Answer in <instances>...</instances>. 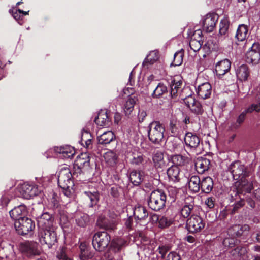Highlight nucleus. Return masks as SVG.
<instances>
[{
  "instance_id": "c85d7f7f",
  "label": "nucleus",
  "mask_w": 260,
  "mask_h": 260,
  "mask_svg": "<svg viewBox=\"0 0 260 260\" xmlns=\"http://www.w3.org/2000/svg\"><path fill=\"white\" fill-rule=\"evenodd\" d=\"M57 152L61 155V157L64 158H70L75 153L74 148L68 145L60 147Z\"/></svg>"
},
{
  "instance_id": "ddd939ff",
  "label": "nucleus",
  "mask_w": 260,
  "mask_h": 260,
  "mask_svg": "<svg viewBox=\"0 0 260 260\" xmlns=\"http://www.w3.org/2000/svg\"><path fill=\"white\" fill-rule=\"evenodd\" d=\"M184 104L194 114L201 115L203 112V109L199 102L196 100L191 95H188L184 99Z\"/></svg>"
},
{
  "instance_id": "ea45409f",
  "label": "nucleus",
  "mask_w": 260,
  "mask_h": 260,
  "mask_svg": "<svg viewBox=\"0 0 260 260\" xmlns=\"http://www.w3.org/2000/svg\"><path fill=\"white\" fill-rule=\"evenodd\" d=\"M159 58L158 53L156 50L151 51L149 54L146 56L143 65L146 66L147 63L150 64H153Z\"/></svg>"
},
{
  "instance_id": "f03ea898",
  "label": "nucleus",
  "mask_w": 260,
  "mask_h": 260,
  "mask_svg": "<svg viewBox=\"0 0 260 260\" xmlns=\"http://www.w3.org/2000/svg\"><path fill=\"white\" fill-rule=\"evenodd\" d=\"M229 170L233 178L239 180L236 188L235 196H237V194H242L249 192L252 189L253 185L251 181L246 179L249 176V172L246 170L245 167L240 162L236 161L230 165Z\"/></svg>"
},
{
  "instance_id": "aec40b11",
  "label": "nucleus",
  "mask_w": 260,
  "mask_h": 260,
  "mask_svg": "<svg viewBox=\"0 0 260 260\" xmlns=\"http://www.w3.org/2000/svg\"><path fill=\"white\" fill-rule=\"evenodd\" d=\"M212 92V87L208 82H205L199 85L197 88L198 95L203 99L210 97Z\"/></svg>"
},
{
  "instance_id": "f257e3e1",
  "label": "nucleus",
  "mask_w": 260,
  "mask_h": 260,
  "mask_svg": "<svg viewBox=\"0 0 260 260\" xmlns=\"http://www.w3.org/2000/svg\"><path fill=\"white\" fill-rule=\"evenodd\" d=\"M148 214L146 209L142 206L138 205L133 209V216L135 221L131 224L135 230L134 234V241L137 245L142 243L144 245L147 244L148 238L145 236L144 230L146 229L147 221L146 218Z\"/></svg>"
},
{
  "instance_id": "4c0bfd02",
  "label": "nucleus",
  "mask_w": 260,
  "mask_h": 260,
  "mask_svg": "<svg viewBox=\"0 0 260 260\" xmlns=\"http://www.w3.org/2000/svg\"><path fill=\"white\" fill-rule=\"evenodd\" d=\"M143 180V176L140 171L131 172V183L134 186H139Z\"/></svg>"
},
{
  "instance_id": "680f3d73",
  "label": "nucleus",
  "mask_w": 260,
  "mask_h": 260,
  "mask_svg": "<svg viewBox=\"0 0 260 260\" xmlns=\"http://www.w3.org/2000/svg\"><path fill=\"white\" fill-rule=\"evenodd\" d=\"M72 187L73 186L61 188L62 189V192L66 196L70 197L73 194L74 191Z\"/></svg>"
},
{
  "instance_id": "a18cd8bd",
  "label": "nucleus",
  "mask_w": 260,
  "mask_h": 260,
  "mask_svg": "<svg viewBox=\"0 0 260 260\" xmlns=\"http://www.w3.org/2000/svg\"><path fill=\"white\" fill-rule=\"evenodd\" d=\"M183 56L184 53L182 49L176 52L174 56L173 64L175 66H180L182 63Z\"/></svg>"
},
{
  "instance_id": "1a4fd4ad",
  "label": "nucleus",
  "mask_w": 260,
  "mask_h": 260,
  "mask_svg": "<svg viewBox=\"0 0 260 260\" xmlns=\"http://www.w3.org/2000/svg\"><path fill=\"white\" fill-rule=\"evenodd\" d=\"M246 61L252 64H257L260 62V44L258 43H254L247 52Z\"/></svg>"
},
{
  "instance_id": "f704fd0d",
  "label": "nucleus",
  "mask_w": 260,
  "mask_h": 260,
  "mask_svg": "<svg viewBox=\"0 0 260 260\" xmlns=\"http://www.w3.org/2000/svg\"><path fill=\"white\" fill-rule=\"evenodd\" d=\"M122 98L126 104L124 105V111L126 115H129L130 114V111L128 105V102L130 101V91L128 87L123 89V91L121 94Z\"/></svg>"
},
{
  "instance_id": "9d476101",
  "label": "nucleus",
  "mask_w": 260,
  "mask_h": 260,
  "mask_svg": "<svg viewBox=\"0 0 260 260\" xmlns=\"http://www.w3.org/2000/svg\"><path fill=\"white\" fill-rule=\"evenodd\" d=\"M218 19V16L215 13H208L202 19L203 28L206 32L213 31L216 22Z\"/></svg>"
},
{
  "instance_id": "b1692460",
  "label": "nucleus",
  "mask_w": 260,
  "mask_h": 260,
  "mask_svg": "<svg viewBox=\"0 0 260 260\" xmlns=\"http://www.w3.org/2000/svg\"><path fill=\"white\" fill-rule=\"evenodd\" d=\"M90 158L86 153H81L75 161V165L79 169H82L89 165Z\"/></svg>"
},
{
  "instance_id": "3c124183",
  "label": "nucleus",
  "mask_w": 260,
  "mask_h": 260,
  "mask_svg": "<svg viewBox=\"0 0 260 260\" xmlns=\"http://www.w3.org/2000/svg\"><path fill=\"white\" fill-rule=\"evenodd\" d=\"M175 88V86H174V87H171L170 92L171 98L174 99L175 100H177L179 97L184 101V99L185 98L183 94L184 92H181V91L176 90Z\"/></svg>"
},
{
  "instance_id": "39448f33",
  "label": "nucleus",
  "mask_w": 260,
  "mask_h": 260,
  "mask_svg": "<svg viewBox=\"0 0 260 260\" xmlns=\"http://www.w3.org/2000/svg\"><path fill=\"white\" fill-rule=\"evenodd\" d=\"M39 241L42 245L50 248L57 242L56 234L54 228L39 230Z\"/></svg>"
},
{
  "instance_id": "f8f14e48",
  "label": "nucleus",
  "mask_w": 260,
  "mask_h": 260,
  "mask_svg": "<svg viewBox=\"0 0 260 260\" xmlns=\"http://www.w3.org/2000/svg\"><path fill=\"white\" fill-rule=\"evenodd\" d=\"M19 249L22 253L27 256L38 255L39 251L38 249V244L34 242H25L21 243L19 246Z\"/></svg>"
},
{
  "instance_id": "6ab92c4d",
  "label": "nucleus",
  "mask_w": 260,
  "mask_h": 260,
  "mask_svg": "<svg viewBox=\"0 0 260 260\" xmlns=\"http://www.w3.org/2000/svg\"><path fill=\"white\" fill-rule=\"evenodd\" d=\"M231 64L230 61L226 59L219 61L215 66L217 75L219 77L224 75L230 71Z\"/></svg>"
},
{
  "instance_id": "de8ad7c7",
  "label": "nucleus",
  "mask_w": 260,
  "mask_h": 260,
  "mask_svg": "<svg viewBox=\"0 0 260 260\" xmlns=\"http://www.w3.org/2000/svg\"><path fill=\"white\" fill-rule=\"evenodd\" d=\"M193 208V206L191 204L184 205L180 211L182 216L184 218L188 217L190 214Z\"/></svg>"
},
{
  "instance_id": "c03bdc74",
  "label": "nucleus",
  "mask_w": 260,
  "mask_h": 260,
  "mask_svg": "<svg viewBox=\"0 0 260 260\" xmlns=\"http://www.w3.org/2000/svg\"><path fill=\"white\" fill-rule=\"evenodd\" d=\"M92 136L90 133L85 131L82 133L81 142L86 148H89L91 144Z\"/></svg>"
},
{
  "instance_id": "49530a36",
  "label": "nucleus",
  "mask_w": 260,
  "mask_h": 260,
  "mask_svg": "<svg viewBox=\"0 0 260 260\" xmlns=\"http://www.w3.org/2000/svg\"><path fill=\"white\" fill-rule=\"evenodd\" d=\"M229 26V22L226 18L223 19L219 25V34L222 36L225 35L227 32Z\"/></svg>"
},
{
  "instance_id": "f3484780",
  "label": "nucleus",
  "mask_w": 260,
  "mask_h": 260,
  "mask_svg": "<svg viewBox=\"0 0 260 260\" xmlns=\"http://www.w3.org/2000/svg\"><path fill=\"white\" fill-rule=\"evenodd\" d=\"M27 212L26 207L24 205H20L14 208L10 211L9 213L12 219L17 221L21 218H26L25 216Z\"/></svg>"
},
{
  "instance_id": "774afa93",
  "label": "nucleus",
  "mask_w": 260,
  "mask_h": 260,
  "mask_svg": "<svg viewBox=\"0 0 260 260\" xmlns=\"http://www.w3.org/2000/svg\"><path fill=\"white\" fill-rule=\"evenodd\" d=\"M146 115H147L146 112L145 111H144L143 110H142V111L140 110L139 111V113H138V115L139 122H142L144 120V118L146 117Z\"/></svg>"
},
{
  "instance_id": "7ed1b4c3",
  "label": "nucleus",
  "mask_w": 260,
  "mask_h": 260,
  "mask_svg": "<svg viewBox=\"0 0 260 260\" xmlns=\"http://www.w3.org/2000/svg\"><path fill=\"white\" fill-rule=\"evenodd\" d=\"M165 127L158 121L151 122L149 125L148 137L153 143L160 144L165 141Z\"/></svg>"
},
{
  "instance_id": "6e6552de",
  "label": "nucleus",
  "mask_w": 260,
  "mask_h": 260,
  "mask_svg": "<svg viewBox=\"0 0 260 260\" xmlns=\"http://www.w3.org/2000/svg\"><path fill=\"white\" fill-rule=\"evenodd\" d=\"M14 225L16 231L21 235L27 234L35 228V224L32 220L28 217L15 221Z\"/></svg>"
},
{
  "instance_id": "a19ab883",
  "label": "nucleus",
  "mask_w": 260,
  "mask_h": 260,
  "mask_svg": "<svg viewBox=\"0 0 260 260\" xmlns=\"http://www.w3.org/2000/svg\"><path fill=\"white\" fill-rule=\"evenodd\" d=\"M84 193L90 201V207H93L97 204L99 199V193L97 192L85 191Z\"/></svg>"
},
{
  "instance_id": "72a5a7b5",
  "label": "nucleus",
  "mask_w": 260,
  "mask_h": 260,
  "mask_svg": "<svg viewBox=\"0 0 260 260\" xmlns=\"http://www.w3.org/2000/svg\"><path fill=\"white\" fill-rule=\"evenodd\" d=\"M232 254L235 258L242 260H246L247 258V250L245 247L237 246L232 251Z\"/></svg>"
},
{
  "instance_id": "e433bc0d",
  "label": "nucleus",
  "mask_w": 260,
  "mask_h": 260,
  "mask_svg": "<svg viewBox=\"0 0 260 260\" xmlns=\"http://www.w3.org/2000/svg\"><path fill=\"white\" fill-rule=\"evenodd\" d=\"M104 158L106 164L109 166L114 165L117 160V155L112 151H108L104 153Z\"/></svg>"
},
{
  "instance_id": "5701e85b",
  "label": "nucleus",
  "mask_w": 260,
  "mask_h": 260,
  "mask_svg": "<svg viewBox=\"0 0 260 260\" xmlns=\"http://www.w3.org/2000/svg\"><path fill=\"white\" fill-rule=\"evenodd\" d=\"M236 74L239 80L245 81L248 79L250 75V70L247 65L242 64L236 69Z\"/></svg>"
},
{
  "instance_id": "4be33fe9",
  "label": "nucleus",
  "mask_w": 260,
  "mask_h": 260,
  "mask_svg": "<svg viewBox=\"0 0 260 260\" xmlns=\"http://www.w3.org/2000/svg\"><path fill=\"white\" fill-rule=\"evenodd\" d=\"M249 230V226L245 224L243 225H235L229 230V234L234 237H239L242 235H245Z\"/></svg>"
},
{
  "instance_id": "37998d69",
  "label": "nucleus",
  "mask_w": 260,
  "mask_h": 260,
  "mask_svg": "<svg viewBox=\"0 0 260 260\" xmlns=\"http://www.w3.org/2000/svg\"><path fill=\"white\" fill-rule=\"evenodd\" d=\"M167 92V87L162 83H159L153 93V96L158 98Z\"/></svg>"
},
{
  "instance_id": "338daca9",
  "label": "nucleus",
  "mask_w": 260,
  "mask_h": 260,
  "mask_svg": "<svg viewBox=\"0 0 260 260\" xmlns=\"http://www.w3.org/2000/svg\"><path fill=\"white\" fill-rule=\"evenodd\" d=\"M159 253L161 255V257H164L165 254L169 250V248L166 246H160L158 249Z\"/></svg>"
},
{
  "instance_id": "393cba45",
  "label": "nucleus",
  "mask_w": 260,
  "mask_h": 260,
  "mask_svg": "<svg viewBox=\"0 0 260 260\" xmlns=\"http://www.w3.org/2000/svg\"><path fill=\"white\" fill-rule=\"evenodd\" d=\"M213 187V181L210 177H204L201 180L200 189L206 193H210Z\"/></svg>"
},
{
  "instance_id": "a211bd4d",
  "label": "nucleus",
  "mask_w": 260,
  "mask_h": 260,
  "mask_svg": "<svg viewBox=\"0 0 260 260\" xmlns=\"http://www.w3.org/2000/svg\"><path fill=\"white\" fill-rule=\"evenodd\" d=\"M184 142L187 146L196 149L200 145V139L196 134L188 132L185 136Z\"/></svg>"
},
{
  "instance_id": "e2e57ef3",
  "label": "nucleus",
  "mask_w": 260,
  "mask_h": 260,
  "mask_svg": "<svg viewBox=\"0 0 260 260\" xmlns=\"http://www.w3.org/2000/svg\"><path fill=\"white\" fill-rule=\"evenodd\" d=\"M205 204L209 208H213L215 206V199L213 197L208 198L205 201Z\"/></svg>"
},
{
  "instance_id": "69168bd1",
  "label": "nucleus",
  "mask_w": 260,
  "mask_h": 260,
  "mask_svg": "<svg viewBox=\"0 0 260 260\" xmlns=\"http://www.w3.org/2000/svg\"><path fill=\"white\" fill-rule=\"evenodd\" d=\"M177 122L176 121H171L170 124V127L171 132L174 134H176L177 132Z\"/></svg>"
},
{
  "instance_id": "cd10ccee",
  "label": "nucleus",
  "mask_w": 260,
  "mask_h": 260,
  "mask_svg": "<svg viewBox=\"0 0 260 260\" xmlns=\"http://www.w3.org/2000/svg\"><path fill=\"white\" fill-rule=\"evenodd\" d=\"M114 139V134L111 131L105 132L98 137V142L101 144H109Z\"/></svg>"
},
{
  "instance_id": "603ef678",
  "label": "nucleus",
  "mask_w": 260,
  "mask_h": 260,
  "mask_svg": "<svg viewBox=\"0 0 260 260\" xmlns=\"http://www.w3.org/2000/svg\"><path fill=\"white\" fill-rule=\"evenodd\" d=\"M189 46L193 51L196 52L200 49L202 44L200 40L192 39L190 41Z\"/></svg>"
},
{
  "instance_id": "58836bf2",
  "label": "nucleus",
  "mask_w": 260,
  "mask_h": 260,
  "mask_svg": "<svg viewBox=\"0 0 260 260\" xmlns=\"http://www.w3.org/2000/svg\"><path fill=\"white\" fill-rule=\"evenodd\" d=\"M172 162L174 166H183L188 161L187 157L183 156L179 154L173 155L171 157Z\"/></svg>"
},
{
  "instance_id": "8fccbe9b",
  "label": "nucleus",
  "mask_w": 260,
  "mask_h": 260,
  "mask_svg": "<svg viewBox=\"0 0 260 260\" xmlns=\"http://www.w3.org/2000/svg\"><path fill=\"white\" fill-rule=\"evenodd\" d=\"M248 113L245 110L243 111L238 117L236 122L233 125V128H238L240 125L244 122L245 119L246 115Z\"/></svg>"
},
{
  "instance_id": "6e6d98bb",
  "label": "nucleus",
  "mask_w": 260,
  "mask_h": 260,
  "mask_svg": "<svg viewBox=\"0 0 260 260\" xmlns=\"http://www.w3.org/2000/svg\"><path fill=\"white\" fill-rule=\"evenodd\" d=\"M97 224L98 225L105 229H108L109 226L107 223V220L103 217H100L97 221Z\"/></svg>"
},
{
  "instance_id": "9b49d317",
  "label": "nucleus",
  "mask_w": 260,
  "mask_h": 260,
  "mask_svg": "<svg viewBox=\"0 0 260 260\" xmlns=\"http://www.w3.org/2000/svg\"><path fill=\"white\" fill-rule=\"evenodd\" d=\"M187 228L191 233L200 232L205 226V223L199 216H192L187 221Z\"/></svg>"
},
{
  "instance_id": "2f4dec72",
  "label": "nucleus",
  "mask_w": 260,
  "mask_h": 260,
  "mask_svg": "<svg viewBox=\"0 0 260 260\" xmlns=\"http://www.w3.org/2000/svg\"><path fill=\"white\" fill-rule=\"evenodd\" d=\"M248 36V26L244 24H241L239 26L236 35V38L240 41L245 40Z\"/></svg>"
},
{
  "instance_id": "dca6fc26",
  "label": "nucleus",
  "mask_w": 260,
  "mask_h": 260,
  "mask_svg": "<svg viewBox=\"0 0 260 260\" xmlns=\"http://www.w3.org/2000/svg\"><path fill=\"white\" fill-rule=\"evenodd\" d=\"M166 148L171 151H179L181 148V141L178 138L170 136L165 142Z\"/></svg>"
},
{
  "instance_id": "2eb2a0df",
  "label": "nucleus",
  "mask_w": 260,
  "mask_h": 260,
  "mask_svg": "<svg viewBox=\"0 0 260 260\" xmlns=\"http://www.w3.org/2000/svg\"><path fill=\"white\" fill-rule=\"evenodd\" d=\"M53 224V219L52 216L48 213H43L38 218V225L39 230L54 228Z\"/></svg>"
},
{
  "instance_id": "4d7b16f0",
  "label": "nucleus",
  "mask_w": 260,
  "mask_h": 260,
  "mask_svg": "<svg viewBox=\"0 0 260 260\" xmlns=\"http://www.w3.org/2000/svg\"><path fill=\"white\" fill-rule=\"evenodd\" d=\"M159 218L156 214H152L150 215L149 222L153 225L158 224Z\"/></svg>"
},
{
  "instance_id": "423d86ee",
  "label": "nucleus",
  "mask_w": 260,
  "mask_h": 260,
  "mask_svg": "<svg viewBox=\"0 0 260 260\" xmlns=\"http://www.w3.org/2000/svg\"><path fill=\"white\" fill-rule=\"evenodd\" d=\"M110 239V236L107 232H98L93 237V246L96 250L102 251L108 246Z\"/></svg>"
},
{
  "instance_id": "5fc2aeb1",
  "label": "nucleus",
  "mask_w": 260,
  "mask_h": 260,
  "mask_svg": "<svg viewBox=\"0 0 260 260\" xmlns=\"http://www.w3.org/2000/svg\"><path fill=\"white\" fill-rule=\"evenodd\" d=\"M81 254L80 257L81 259L89 258L92 257L90 254L88 250L84 247V246L82 244L80 246Z\"/></svg>"
},
{
  "instance_id": "a878e982",
  "label": "nucleus",
  "mask_w": 260,
  "mask_h": 260,
  "mask_svg": "<svg viewBox=\"0 0 260 260\" xmlns=\"http://www.w3.org/2000/svg\"><path fill=\"white\" fill-rule=\"evenodd\" d=\"M152 160L156 168H162L165 166L164 154L161 151H157L154 152L152 156Z\"/></svg>"
},
{
  "instance_id": "473e14b6",
  "label": "nucleus",
  "mask_w": 260,
  "mask_h": 260,
  "mask_svg": "<svg viewBox=\"0 0 260 260\" xmlns=\"http://www.w3.org/2000/svg\"><path fill=\"white\" fill-rule=\"evenodd\" d=\"M179 174L180 169L176 166H172L167 170V175L169 178L173 182L179 180Z\"/></svg>"
},
{
  "instance_id": "bf43d9fd",
  "label": "nucleus",
  "mask_w": 260,
  "mask_h": 260,
  "mask_svg": "<svg viewBox=\"0 0 260 260\" xmlns=\"http://www.w3.org/2000/svg\"><path fill=\"white\" fill-rule=\"evenodd\" d=\"M57 257L59 260H72L71 258L67 255L63 249L61 250L60 253L58 254Z\"/></svg>"
},
{
  "instance_id": "09e8293b",
  "label": "nucleus",
  "mask_w": 260,
  "mask_h": 260,
  "mask_svg": "<svg viewBox=\"0 0 260 260\" xmlns=\"http://www.w3.org/2000/svg\"><path fill=\"white\" fill-rule=\"evenodd\" d=\"M172 224V220L167 217L162 216L159 220L158 226L161 229H164L169 226Z\"/></svg>"
},
{
  "instance_id": "20e7f679",
  "label": "nucleus",
  "mask_w": 260,
  "mask_h": 260,
  "mask_svg": "<svg viewBox=\"0 0 260 260\" xmlns=\"http://www.w3.org/2000/svg\"><path fill=\"white\" fill-rule=\"evenodd\" d=\"M166 199V194L163 190H154L150 194L148 206L153 210L159 211L164 207Z\"/></svg>"
},
{
  "instance_id": "79ce46f5",
  "label": "nucleus",
  "mask_w": 260,
  "mask_h": 260,
  "mask_svg": "<svg viewBox=\"0 0 260 260\" xmlns=\"http://www.w3.org/2000/svg\"><path fill=\"white\" fill-rule=\"evenodd\" d=\"M182 83L180 79V77L179 76H176L175 77L174 80L172 81L171 88L175 86V89L181 91V92H185L187 90H188V88H184L182 89Z\"/></svg>"
},
{
  "instance_id": "bb28decb",
  "label": "nucleus",
  "mask_w": 260,
  "mask_h": 260,
  "mask_svg": "<svg viewBox=\"0 0 260 260\" xmlns=\"http://www.w3.org/2000/svg\"><path fill=\"white\" fill-rule=\"evenodd\" d=\"M74 217L77 225L80 227L85 226L89 221L88 215L80 211L76 212Z\"/></svg>"
},
{
  "instance_id": "4468645a",
  "label": "nucleus",
  "mask_w": 260,
  "mask_h": 260,
  "mask_svg": "<svg viewBox=\"0 0 260 260\" xmlns=\"http://www.w3.org/2000/svg\"><path fill=\"white\" fill-rule=\"evenodd\" d=\"M19 191L23 198L28 199L38 195L40 191L36 185L24 184L20 187Z\"/></svg>"
},
{
  "instance_id": "052dcab7",
  "label": "nucleus",
  "mask_w": 260,
  "mask_h": 260,
  "mask_svg": "<svg viewBox=\"0 0 260 260\" xmlns=\"http://www.w3.org/2000/svg\"><path fill=\"white\" fill-rule=\"evenodd\" d=\"M223 244L225 246L233 247L235 245V240L233 238H225L223 241Z\"/></svg>"
},
{
  "instance_id": "c756f323",
  "label": "nucleus",
  "mask_w": 260,
  "mask_h": 260,
  "mask_svg": "<svg viewBox=\"0 0 260 260\" xmlns=\"http://www.w3.org/2000/svg\"><path fill=\"white\" fill-rule=\"evenodd\" d=\"M201 180L198 176H192L188 181V186L190 190L197 192L200 189Z\"/></svg>"
},
{
  "instance_id": "c9c22d12",
  "label": "nucleus",
  "mask_w": 260,
  "mask_h": 260,
  "mask_svg": "<svg viewBox=\"0 0 260 260\" xmlns=\"http://www.w3.org/2000/svg\"><path fill=\"white\" fill-rule=\"evenodd\" d=\"M258 93L256 96V99L257 102L253 103L249 106L245 110L248 113H251L253 112H260V88L258 91Z\"/></svg>"
},
{
  "instance_id": "7c9ffc66",
  "label": "nucleus",
  "mask_w": 260,
  "mask_h": 260,
  "mask_svg": "<svg viewBox=\"0 0 260 260\" xmlns=\"http://www.w3.org/2000/svg\"><path fill=\"white\" fill-rule=\"evenodd\" d=\"M95 122L99 126L104 127L109 126L110 121L107 113L105 112H100L96 118H95Z\"/></svg>"
},
{
  "instance_id": "0eeeda50",
  "label": "nucleus",
  "mask_w": 260,
  "mask_h": 260,
  "mask_svg": "<svg viewBox=\"0 0 260 260\" xmlns=\"http://www.w3.org/2000/svg\"><path fill=\"white\" fill-rule=\"evenodd\" d=\"M72 175L68 167H63L60 169L58 176V184L60 188L73 186L74 183L72 179Z\"/></svg>"
},
{
  "instance_id": "0e129e2a",
  "label": "nucleus",
  "mask_w": 260,
  "mask_h": 260,
  "mask_svg": "<svg viewBox=\"0 0 260 260\" xmlns=\"http://www.w3.org/2000/svg\"><path fill=\"white\" fill-rule=\"evenodd\" d=\"M239 198L240 199V200L235 204L233 210L232 211V213H234L237 210H238V208L243 206L244 204L243 199H242V198L240 196H239Z\"/></svg>"
},
{
  "instance_id": "864d4df0",
  "label": "nucleus",
  "mask_w": 260,
  "mask_h": 260,
  "mask_svg": "<svg viewBox=\"0 0 260 260\" xmlns=\"http://www.w3.org/2000/svg\"><path fill=\"white\" fill-rule=\"evenodd\" d=\"M143 161V155L141 153H137V154L133 153V164H139Z\"/></svg>"
},
{
  "instance_id": "13d9d810",
  "label": "nucleus",
  "mask_w": 260,
  "mask_h": 260,
  "mask_svg": "<svg viewBox=\"0 0 260 260\" xmlns=\"http://www.w3.org/2000/svg\"><path fill=\"white\" fill-rule=\"evenodd\" d=\"M166 260H180V257L175 252H171L167 255Z\"/></svg>"
},
{
  "instance_id": "412c9836",
  "label": "nucleus",
  "mask_w": 260,
  "mask_h": 260,
  "mask_svg": "<svg viewBox=\"0 0 260 260\" xmlns=\"http://www.w3.org/2000/svg\"><path fill=\"white\" fill-rule=\"evenodd\" d=\"M210 165L209 159L202 157H198L195 162L196 169L197 172L200 174H203L208 170Z\"/></svg>"
}]
</instances>
